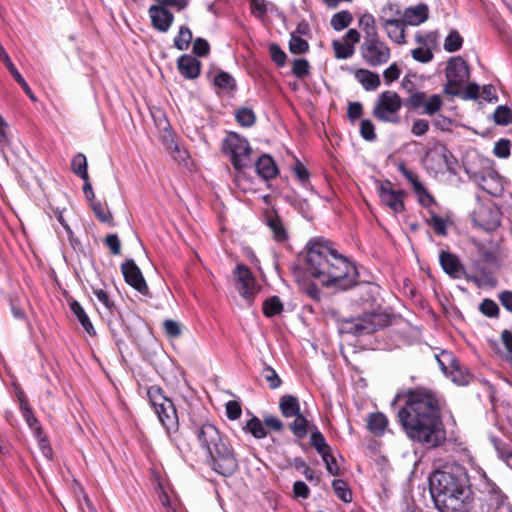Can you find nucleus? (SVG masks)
<instances>
[{"instance_id":"1","label":"nucleus","mask_w":512,"mask_h":512,"mask_svg":"<svg viewBox=\"0 0 512 512\" xmlns=\"http://www.w3.org/2000/svg\"><path fill=\"white\" fill-rule=\"evenodd\" d=\"M398 419L405 434L413 442L427 448H436L446 440L441 418V400L430 389H409L406 392L405 404L398 412Z\"/></svg>"},{"instance_id":"2","label":"nucleus","mask_w":512,"mask_h":512,"mask_svg":"<svg viewBox=\"0 0 512 512\" xmlns=\"http://www.w3.org/2000/svg\"><path fill=\"white\" fill-rule=\"evenodd\" d=\"M305 271L325 287L345 291L357 283L356 266L333 248L331 242L323 239L311 240L308 243Z\"/></svg>"},{"instance_id":"3","label":"nucleus","mask_w":512,"mask_h":512,"mask_svg":"<svg viewBox=\"0 0 512 512\" xmlns=\"http://www.w3.org/2000/svg\"><path fill=\"white\" fill-rule=\"evenodd\" d=\"M430 493L439 512H468L471 502L469 478L461 466H444L429 477Z\"/></svg>"},{"instance_id":"4","label":"nucleus","mask_w":512,"mask_h":512,"mask_svg":"<svg viewBox=\"0 0 512 512\" xmlns=\"http://www.w3.org/2000/svg\"><path fill=\"white\" fill-rule=\"evenodd\" d=\"M193 433L205 454L207 465L213 471L224 477L236 472L239 467L236 452L227 435L216 425L210 422L194 423Z\"/></svg>"},{"instance_id":"5","label":"nucleus","mask_w":512,"mask_h":512,"mask_svg":"<svg viewBox=\"0 0 512 512\" xmlns=\"http://www.w3.org/2000/svg\"><path fill=\"white\" fill-rule=\"evenodd\" d=\"M149 403L154 408L159 421L167 433H176L179 428L177 410L171 399L166 397L161 387L153 385L147 389Z\"/></svg>"},{"instance_id":"6","label":"nucleus","mask_w":512,"mask_h":512,"mask_svg":"<svg viewBox=\"0 0 512 512\" xmlns=\"http://www.w3.org/2000/svg\"><path fill=\"white\" fill-rule=\"evenodd\" d=\"M390 315L386 312L364 313L356 318L344 319L341 322V332L355 336L367 335L388 326Z\"/></svg>"},{"instance_id":"7","label":"nucleus","mask_w":512,"mask_h":512,"mask_svg":"<svg viewBox=\"0 0 512 512\" xmlns=\"http://www.w3.org/2000/svg\"><path fill=\"white\" fill-rule=\"evenodd\" d=\"M402 105V98L397 92L386 90L378 96L372 116L380 122L397 125L401 121L399 113Z\"/></svg>"},{"instance_id":"8","label":"nucleus","mask_w":512,"mask_h":512,"mask_svg":"<svg viewBox=\"0 0 512 512\" xmlns=\"http://www.w3.org/2000/svg\"><path fill=\"white\" fill-rule=\"evenodd\" d=\"M223 152L230 157L233 168L241 171L252 164V149L247 139L236 133H231L223 142Z\"/></svg>"},{"instance_id":"9","label":"nucleus","mask_w":512,"mask_h":512,"mask_svg":"<svg viewBox=\"0 0 512 512\" xmlns=\"http://www.w3.org/2000/svg\"><path fill=\"white\" fill-rule=\"evenodd\" d=\"M447 83L444 92L451 96H459L463 84L470 78V69L467 62L460 56L448 60L445 69Z\"/></svg>"},{"instance_id":"10","label":"nucleus","mask_w":512,"mask_h":512,"mask_svg":"<svg viewBox=\"0 0 512 512\" xmlns=\"http://www.w3.org/2000/svg\"><path fill=\"white\" fill-rule=\"evenodd\" d=\"M234 276L237 283V290L240 295L249 303L254 301V297L260 291L255 276L251 269L244 264L236 265Z\"/></svg>"},{"instance_id":"11","label":"nucleus","mask_w":512,"mask_h":512,"mask_svg":"<svg viewBox=\"0 0 512 512\" xmlns=\"http://www.w3.org/2000/svg\"><path fill=\"white\" fill-rule=\"evenodd\" d=\"M378 195L381 203L387 206L395 214L403 213L406 210L404 198L406 192L404 190H396L390 180H384L378 187Z\"/></svg>"},{"instance_id":"12","label":"nucleus","mask_w":512,"mask_h":512,"mask_svg":"<svg viewBox=\"0 0 512 512\" xmlns=\"http://www.w3.org/2000/svg\"><path fill=\"white\" fill-rule=\"evenodd\" d=\"M360 52L364 61L372 67L385 64L390 59V48L381 40L363 41Z\"/></svg>"},{"instance_id":"13","label":"nucleus","mask_w":512,"mask_h":512,"mask_svg":"<svg viewBox=\"0 0 512 512\" xmlns=\"http://www.w3.org/2000/svg\"><path fill=\"white\" fill-rule=\"evenodd\" d=\"M507 496L494 483H487L480 498V512H500L508 507Z\"/></svg>"},{"instance_id":"14","label":"nucleus","mask_w":512,"mask_h":512,"mask_svg":"<svg viewBox=\"0 0 512 512\" xmlns=\"http://www.w3.org/2000/svg\"><path fill=\"white\" fill-rule=\"evenodd\" d=\"M120 268L124 280L128 285L144 296H148L150 294L146 280L134 260L127 259L121 264Z\"/></svg>"},{"instance_id":"15","label":"nucleus","mask_w":512,"mask_h":512,"mask_svg":"<svg viewBox=\"0 0 512 512\" xmlns=\"http://www.w3.org/2000/svg\"><path fill=\"white\" fill-rule=\"evenodd\" d=\"M264 223L268 226L272 233V239L279 243L284 244L289 240V231L284 224L282 218L275 209L265 210Z\"/></svg>"},{"instance_id":"16","label":"nucleus","mask_w":512,"mask_h":512,"mask_svg":"<svg viewBox=\"0 0 512 512\" xmlns=\"http://www.w3.org/2000/svg\"><path fill=\"white\" fill-rule=\"evenodd\" d=\"M398 170L412 184L414 192L419 196V204L421 206L429 207L431 204L435 203V198L420 182L417 174L407 168L403 162L398 164Z\"/></svg>"},{"instance_id":"17","label":"nucleus","mask_w":512,"mask_h":512,"mask_svg":"<svg viewBox=\"0 0 512 512\" xmlns=\"http://www.w3.org/2000/svg\"><path fill=\"white\" fill-rule=\"evenodd\" d=\"M168 7L157 4L149 8L152 26L159 32H167L174 21V15L168 10Z\"/></svg>"},{"instance_id":"18","label":"nucleus","mask_w":512,"mask_h":512,"mask_svg":"<svg viewBox=\"0 0 512 512\" xmlns=\"http://www.w3.org/2000/svg\"><path fill=\"white\" fill-rule=\"evenodd\" d=\"M177 68L185 79L193 80L200 75L201 62L192 55L184 54L178 58Z\"/></svg>"},{"instance_id":"19","label":"nucleus","mask_w":512,"mask_h":512,"mask_svg":"<svg viewBox=\"0 0 512 512\" xmlns=\"http://www.w3.org/2000/svg\"><path fill=\"white\" fill-rule=\"evenodd\" d=\"M0 59L1 61L5 64V66L7 67L8 71L11 73V75L13 76L14 80L21 86V88L24 90V92L26 93V95L32 99V100H35V97H34V94L31 90V88L29 87L28 83L26 82V80L23 78V76L20 74V72L17 70V68L15 67V65L13 64V62L11 61L8 53L6 52L5 48L2 46V44L0 43Z\"/></svg>"},{"instance_id":"20","label":"nucleus","mask_w":512,"mask_h":512,"mask_svg":"<svg viewBox=\"0 0 512 512\" xmlns=\"http://www.w3.org/2000/svg\"><path fill=\"white\" fill-rule=\"evenodd\" d=\"M439 261L442 269L452 278L457 279L461 276L463 266L459 258L447 251H441Z\"/></svg>"},{"instance_id":"21","label":"nucleus","mask_w":512,"mask_h":512,"mask_svg":"<svg viewBox=\"0 0 512 512\" xmlns=\"http://www.w3.org/2000/svg\"><path fill=\"white\" fill-rule=\"evenodd\" d=\"M257 174L264 180H271L278 174V167L273 158L268 154H263L255 163Z\"/></svg>"},{"instance_id":"22","label":"nucleus","mask_w":512,"mask_h":512,"mask_svg":"<svg viewBox=\"0 0 512 512\" xmlns=\"http://www.w3.org/2000/svg\"><path fill=\"white\" fill-rule=\"evenodd\" d=\"M429 10L427 5L418 4L414 7H409L403 12V20L406 25L417 26L428 19Z\"/></svg>"},{"instance_id":"23","label":"nucleus","mask_w":512,"mask_h":512,"mask_svg":"<svg viewBox=\"0 0 512 512\" xmlns=\"http://www.w3.org/2000/svg\"><path fill=\"white\" fill-rule=\"evenodd\" d=\"M475 220L485 231H494L500 226L499 214L490 208H481Z\"/></svg>"},{"instance_id":"24","label":"nucleus","mask_w":512,"mask_h":512,"mask_svg":"<svg viewBox=\"0 0 512 512\" xmlns=\"http://www.w3.org/2000/svg\"><path fill=\"white\" fill-rule=\"evenodd\" d=\"M293 417L294 420L288 424V429L296 438H305L309 431L313 430L314 425H311L310 421L301 412Z\"/></svg>"},{"instance_id":"25","label":"nucleus","mask_w":512,"mask_h":512,"mask_svg":"<svg viewBox=\"0 0 512 512\" xmlns=\"http://www.w3.org/2000/svg\"><path fill=\"white\" fill-rule=\"evenodd\" d=\"M279 410L285 418L297 415L301 412L298 398L290 394L282 395L279 400Z\"/></svg>"},{"instance_id":"26","label":"nucleus","mask_w":512,"mask_h":512,"mask_svg":"<svg viewBox=\"0 0 512 512\" xmlns=\"http://www.w3.org/2000/svg\"><path fill=\"white\" fill-rule=\"evenodd\" d=\"M388 426V418L381 412L370 413L367 418V429L375 436H382Z\"/></svg>"},{"instance_id":"27","label":"nucleus","mask_w":512,"mask_h":512,"mask_svg":"<svg viewBox=\"0 0 512 512\" xmlns=\"http://www.w3.org/2000/svg\"><path fill=\"white\" fill-rule=\"evenodd\" d=\"M387 33V36L395 43L403 45L406 43L405 26L402 18L398 19L397 24H381Z\"/></svg>"},{"instance_id":"28","label":"nucleus","mask_w":512,"mask_h":512,"mask_svg":"<svg viewBox=\"0 0 512 512\" xmlns=\"http://www.w3.org/2000/svg\"><path fill=\"white\" fill-rule=\"evenodd\" d=\"M355 77L366 91L376 90L381 83L380 77L377 73L366 69H358L355 72Z\"/></svg>"},{"instance_id":"29","label":"nucleus","mask_w":512,"mask_h":512,"mask_svg":"<svg viewBox=\"0 0 512 512\" xmlns=\"http://www.w3.org/2000/svg\"><path fill=\"white\" fill-rule=\"evenodd\" d=\"M447 376H449L454 383L461 386L468 385L474 381V376L470 373L469 369L461 366L459 362L448 371Z\"/></svg>"},{"instance_id":"30","label":"nucleus","mask_w":512,"mask_h":512,"mask_svg":"<svg viewBox=\"0 0 512 512\" xmlns=\"http://www.w3.org/2000/svg\"><path fill=\"white\" fill-rule=\"evenodd\" d=\"M403 16V12L396 3H388L380 10L379 20L381 24H397L398 19Z\"/></svg>"},{"instance_id":"31","label":"nucleus","mask_w":512,"mask_h":512,"mask_svg":"<svg viewBox=\"0 0 512 512\" xmlns=\"http://www.w3.org/2000/svg\"><path fill=\"white\" fill-rule=\"evenodd\" d=\"M69 306H70V309L71 311L74 313V315L76 316V318L78 319L79 323L81 324V326L83 327V329L91 336H95L96 335V331L88 317V315L86 314V312L84 311L83 307L81 306V304L76 301V300H73L69 303Z\"/></svg>"},{"instance_id":"32","label":"nucleus","mask_w":512,"mask_h":512,"mask_svg":"<svg viewBox=\"0 0 512 512\" xmlns=\"http://www.w3.org/2000/svg\"><path fill=\"white\" fill-rule=\"evenodd\" d=\"M309 444L321 457L327 455L329 451H332L324 435L316 426H313V430L311 431Z\"/></svg>"},{"instance_id":"33","label":"nucleus","mask_w":512,"mask_h":512,"mask_svg":"<svg viewBox=\"0 0 512 512\" xmlns=\"http://www.w3.org/2000/svg\"><path fill=\"white\" fill-rule=\"evenodd\" d=\"M213 85L220 91L232 93L236 90L235 79L227 72L220 70L213 78Z\"/></svg>"},{"instance_id":"34","label":"nucleus","mask_w":512,"mask_h":512,"mask_svg":"<svg viewBox=\"0 0 512 512\" xmlns=\"http://www.w3.org/2000/svg\"><path fill=\"white\" fill-rule=\"evenodd\" d=\"M90 207L93 210L96 218L100 222L107 223L110 226L115 225L113 221V216L105 203H102L101 201L96 199H91Z\"/></svg>"},{"instance_id":"35","label":"nucleus","mask_w":512,"mask_h":512,"mask_svg":"<svg viewBox=\"0 0 512 512\" xmlns=\"http://www.w3.org/2000/svg\"><path fill=\"white\" fill-rule=\"evenodd\" d=\"M283 311V303L278 296H271L263 302L262 312L267 318L279 315Z\"/></svg>"},{"instance_id":"36","label":"nucleus","mask_w":512,"mask_h":512,"mask_svg":"<svg viewBox=\"0 0 512 512\" xmlns=\"http://www.w3.org/2000/svg\"><path fill=\"white\" fill-rule=\"evenodd\" d=\"M72 172L82 180H88L87 159L83 153H77L71 162Z\"/></svg>"},{"instance_id":"37","label":"nucleus","mask_w":512,"mask_h":512,"mask_svg":"<svg viewBox=\"0 0 512 512\" xmlns=\"http://www.w3.org/2000/svg\"><path fill=\"white\" fill-rule=\"evenodd\" d=\"M352 21V14L348 10H342L331 17L330 24L334 30L341 31L347 28Z\"/></svg>"},{"instance_id":"38","label":"nucleus","mask_w":512,"mask_h":512,"mask_svg":"<svg viewBox=\"0 0 512 512\" xmlns=\"http://www.w3.org/2000/svg\"><path fill=\"white\" fill-rule=\"evenodd\" d=\"M246 430L256 439H263L268 435V431L266 430L263 421L257 416H253L247 421Z\"/></svg>"},{"instance_id":"39","label":"nucleus","mask_w":512,"mask_h":512,"mask_svg":"<svg viewBox=\"0 0 512 512\" xmlns=\"http://www.w3.org/2000/svg\"><path fill=\"white\" fill-rule=\"evenodd\" d=\"M437 363L441 369V371L448 375V371L454 366L457 365V359L455 358L452 352L447 350H442L439 354L435 355Z\"/></svg>"},{"instance_id":"40","label":"nucleus","mask_w":512,"mask_h":512,"mask_svg":"<svg viewBox=\"0 0 512 512\" xmlns=\"http://www.w3.org/2000/svg\"><path fill=\"white\" fill-rule=\"evenodd\" d=\"M92 291L97 300L103 304L105 309L110 313L114 314L117 310L115 302L111 299L110 294L103 288L92 286Z\"/></svg>"},{"instance_id":"41","label":"nucleus","mask_w":512,"mask_h":512,"mask_svg":"<svg viewBox=\"0 0 512 512\" xmlns=\"http://www.w3.org/2000/svg\"><path fill=\"white\" fill-rule=\"evenodd\" d=\"M332 488L336 496L345 503L352 501V492L346 481L335 479L332 481Z\"/></svg>"},{"instance_id":"42","label":"nucleus","mask_w":512,"mask_h":512,"mask_svg":"<svg viewBox=\"0 0 512 512\" xmlns=\"http://www.w3.org/2000/svg\"><path fill=\"white\" fill-rule=\"evenodd\" d=\"M237 123L242 127H251L256 121V115L251 108L242 107L235 113Z\"/></svg>"},{"instance_id":"43","label":"nucleus","mask_w":512,"mask_h":512,"mask_svg":"<svg viewBox=\"0 0 512 512\" xmlns=\"http://www.w3.org/2000/svg\"><path fill=\"white\" fill-rule=\"evenodd\" d=\"M463 38L457 30H452L444 40V49L447 52H456L461 49Z\"/></svg>"},{"instance_id":"44","label":"nucleus","mask_w":512,"mask_h":512,"mask_svg":"<svg viewBox=\"0 0 512 512\" xmlns=\"http://www.w3.org/2000/svg\"><path fill=\"white\" fill-rule=\"evenodd\" d=\"M447 222V219L438 216L434 212H431L430 219L426 220L427 225L430 226L438 236L442 237L447 235Z\"/></svg>"},{"instance_id":"45","label":"nucleus","mask_w":512,"mask_h":512,"mask_svg":"<svg viewBox=\"0 0 512 512\" xmlns=\"http://www.w3.org/2000/svg\"><path fill=\"white\" fill-rule=\"evenodd\" d=\"M309 50L308 42L296 35L295 33H291V37L289 40V51L294 55L304 54Z\"/></svg>"},{"instance_id":"46","label":"nucleus","mask_w":512,"mask_h":512,"mask_svg":"<svg viewBox=\"0 0 512 512\" xmlns=\"http://www.w3.org/2000/svg\"><path fill=\"white\" fill-rule=\"evenodd\" d=\"M192 40V32L187 26H181L178 35L174 39V45L178 50L188 49Z\"/></svg>"},{"instance_id":"47","label":"nucleus","mask_w":512,"mask_h":512,"mask_svg":"<svg viewBox=\"0 0 512 512\" xmlns=\"http://www.w3.org/2000/svg\"><path fill=\"white\" fill-rule=\"evenodd\" d=\"M332 47L337 59H347L355 52V47L352 44L342 43L339 40H333Z\"/></svg>"},{"instance_id":"48","label":"nucleus","mask_w":512,"mask_h":512,"mask_svg":"<svg viewBox=\"0 0 512 512\" xmlns=\"http://www.w3.org/2000/svg\"><path fill=\"white\" fill-rule=\"evenodd\" d=\"M493 118L497 125L506 126L512 123V109L505 105L498 106L494 111Z\"/></svg>"},{"instance_id":"49","label":"nucleus","mask_w":512,"mask_h":512,"mask_svg":"<svg viewBox=\"0 0 512 512\" xmlns=\"http://www.w3.org/2000/svg\"><path fill=\"white\" fill-rule=\"evenodd\" d=\"M443 106V100L440 95L434 94L429 99H425L423 114L432 116L439 112Z\"/></svg>"},{"instance_id":"50","label":"nucleus","mask_w":512,"mask_h":512,"mask_svg":"<svg viewBox=\"0 0 512 512\" xmlns=\"http://www.w3.org/2000/svg\"><path fill=\"white\" fill-rule=\"evenodd\" d=\"M261 374L268 383L270 389L274 390L281 386L282 380L271 366L265 365Z\"/></svg>"},{"instance_id":"51","label":"nucleus","mask_w":512,"mask_h":512,"mask_svg":"<svg viewBox=\"0 0 512 512\" xmlns=\"http://www.w3.org/2000/svg\"><path fill=\"white\" fill-rule=\"evenodd\" d=\"M292 73L299 79H303L310 74V64L306 59L299 58L293 62Z\"/></svg>"},{"instance_id":"52","label":"nucleus","mask_w":512,"mask_h":512,"mask_svg":"<svg viewBox=\"0 0 512 512\" xmlns=\"http://www.w3.org/2000/svg\"><path fill=\"white\" fill-rule=\"evenodd\" d=\"M22 416L25 419L29 428L33 431L35 437H40L42 433H44V430L39 420L35 417L32 409L23 413Z\"/></svg>"},{"instance_id":"53","label":"nucleus","mask_w":512,"mask_h":512,"mask_svg":"<svg viewBox=\"0 0 512 512\" xmlns=\"http://www.w3.org/2000/svg\"><path fill=\"white\" fill-rule=\"evenodd\" d=\"M479 310L483 315L490 318L498 317L500 313L497 303L488 298L481 302Z\"/></svg>"},{"instance_id":"54","label":"nucleus","mask_w":512,"mask_h":512,"mask_svg":"<svg viewBox=\"0 0 512 512\" xmlns=\"http://www.w3.org/2000/svg\"><path fill=\"white\" fill-rule=\"evenodd\" d=\"M360 135L366 141H375L377 135L375 133V126L369 119H363L360 122Z\"/></svg>"},{"instance_id":"55","label":"nucleus","mask_w":512,"mask_h":512,"mask_svg":"<svg viewBox=\"0 0 512 512\" xmlns=\"http://www.w3.org/2000/svg\"><path fill=\"white\" fill-rule=\"evenodd\" d=\"M269 53H270V57H271L272 61L278 67H283L286 64L287 55L278 44H276V43L270 44Z\"/></svg>"},{"instance_id":"56","label":"nucleus","mask_w":512,"mask_h":512,"mask_svg":"<svg viewBox=\"0 0 512 512\" xmlns=\"http://www.w3.org/2000/svg\"><path fill=\"white\" fill-rule=\"evenodd\" d=\"M163 329L165 335L170 339H175L181 336L182 329L180 324L177 321L172 319H166L163 322Z\"/></svg>"},{"instance_id":"57","label":"nucleus","mask_w":512,"mask_h":512,"mask_svg":"<svg viewBox=\"0 0 512 512\" xmlns=\"http://www.w3.org/2000/svg\"><path fill=\"white\" fill-rule=\"evenodd\" d=\"M321 458L325 464L327 472L330 475L339 476L341 474V470L338 466L336 458L332 455V451H329L327 455L322 456Z\"/></svg>"},{"instance_id":"58","label":"nucleus","mask_w":512,"mask_h":512,"mask_svg":"<svg viewBox=\"0 0 512 512\" xmlns=\"http://www.w3.org/2000/svg\"><path fill=\"white\" fill-rule=\"evenodd\" d=\"M494 154L499 158H508L511 154V142L508 139H500L495 143Z\"/></svg>"},{"instance_id":"59","label":"nucleus","mask_w":512,"mask_h":512,"mask_svg":"<svg viewBox=\"0 0 512 512\" xmlns=\"http://www.w3.org/2000/svg\"><path fill=\"white\" fill-rule=\"evenodd\" d=\"M226 416L229 420H237L241 417L242 408L239 402L230 400L225 405Z\"/></svg>"},{"instance_id":"60","label":"nucleus","mask_w":512,"mask_h":512,"mask_svg":"<svg viewBox=\"0 0 512 512\" xmlns=\"http://www.w3.org/2000/svg\"><path fill=\"white\" fill-rule=\"evenodd\" d=\"M414 60L421 63H428L433 59V53L429 48L418 47L411 52Z\"/></svg>"},{"instance_id":"61","label":"nucleus","mask_w":512,"mask_h":512,"mask_svg":"<svg viewBox=\"0 0 512 512\" xmlns=\"http://www.w3.org/2000/svg\"><path fill=\"white\" fill-rule=\"evenodd\" d=\"M363 115V105L360 102H349L347 108V117L353 123Z\"/></svg>"},{"instance_id":"62","label":"nucleus","mask_w":512,"mask_h":512,"mask_svg":"<svg viewBox=\"0 0 512 512\" xmlns=\"http://www.w3.org/2000/svg\"><path fill=\"white\" fill-rule=\"evenodd\" d=\"M264 426L275 432H282L284 429L283 422L274 415H266L263 417Z\"/></svg>"},{"instance_id":"63","label":"nucleus","mask_w":512,"mask_h":512,"mask_svg":"<svg viewBox=\"0 0 512 512\" xmlns=\"http://www.w3.org/2000/svg\"><path fill=\"white\" fill-rule=\"evenodd\" d=\"M425 99V92L412 93L407 99L406 106H408L411 109H418L420 107H424Z\"/></svg>"},{"instance_id":"64","label":"nucleus","mask_w":512,"mask_h":512,"mask_svg":"<svg viewBox=\"0 0 512 512\" xmlns=\"http://www.w3.org/2000/svg\"><path fill=\"white\" fill-rule=\"evenodd\" d=\"M104 243L107 245L112 255H119L121 253V243L117 234H108L104 238Z\"/></svg>"}]
</instances>
